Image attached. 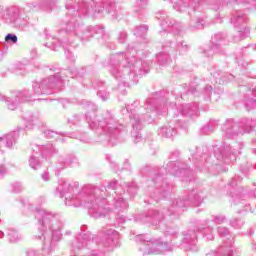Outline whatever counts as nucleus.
I'll use <instances>...</instances> for the list:
<instances>
[{"label":"nucleus","instance_id":"nucleus-1","mask_svg":"<svg viewBox=\"0 0 256 256\" xmlns=\"http://www.w3.org/2000/svg\"><path fill=\"white\" fill-rule=\"evenodd\" d=\"M56 195L59 197H65L66 205L68 207H87L91 217L94 219H100L107 215V208H103L105 203V190L101 188H94L93 194H87L85 192H79V182L69 183L66 180H60L58 187L56 188Z\"/></svg>","mask_w":256,"mask_h":256},{"label":"nucleus","instance_id":"nucleus-2","mask_svg":"<svg viewBox=\"0 0 256 256\" xmlns=\"http://www.w3.org/2000/svg\"><path fill=\"white\" fill-rule=\"evenodd\" d=\"M84 109L90 111L86 114V121L90 129L95 130L96 134L100 135L101 138L98 141H111V137H115L119 133L121 125L110 113H107L106 117L102 119L97 118L95 115L97 107L91 102H86Z\"/></svg>","mask_w":256,"mask_h":256},{"label":"nucleus","instance_id":"nucleus-3","mask_svg":"<svg viewBox=\"0 0 256 256\" xmlns=\"http://www.w3.org/2000/svg\"><path fill=\"white\" fill-rule=\"evenodd\" d=\"M35 219H37L42 231V236H39V239H44L45 241L47 235H51L53 241H61V227L63 225L55 214L47 210L36 209Z\"/></svg>","mask_w":256,"mask_h":256},{"label":"nucleus","instance_id":"nucleus-4","mask_svg":"<svg viewBox=\"0 0 256 256\" xmlns=\"http://www.w3.org/2000/svg\"><path fill=\"white\" fill-rule=\"evenodd\" d=\"M145 235L136 236V241H140V251L143 255H159V253H167V251H173V246L169 243L161 242L159 240H148Z\"/></svg>","mask_w":256,"mask_h":256},{"label":"nucleus","instance_id":"nucleus-5","mask_svg":"<svg viewBox=\"0 0 256 256\" xmlns=\"http://www.w3.org/2000/svg\"><path fill=\"white\" fill-rule=\"evenodd\" d=\"M253 127H255V120L243 119L242 121L235 123L233 119H230L226 121L222 129L226 133V137H235V135L251 133Z\"/></svg>","mask_w":256,"mask_h":256},{"label":"nucleus","instance_id":"nucleus-6","mask_svg":"<svg viewBox=\"0 0 256 256\" xmlns=\"http://www.w3.org/2000/svg\"><path fill=\"white\" fill-rule=\"evenodd\" d=\"M32 87L34 95H51V89H61L63 87V80L59 74H55L42 82H34Z\"/></svg>","mask_w":256,"mask_h":256},{"label":"nucleus","instance_id":"nucleus-7","mask_svg":"<svg viewBox=\"0 0 256 256\" xmlns=\"http://www.w3.org/2000/svg\"><path fill=\"white\" fill-rule=\"evenodd\" d=\"M40 98H33L32 95H29V91L24 90L22 92H17L14 96L11 98L0 96V101H5L8 109L10 111H15L17 107H19V103H25V101H41Z\"/></svg>","mask_w":256,"mask_h":256},{"label":"nucleus","instance_id":"nucleus-8","mask_svg":"<svg viewBox=\"0 0 256 256\" xmlns=\"http://www.w3.org/2000/svg\"><path fill=\"white\" fill-rule=\"evenodd\" d=\"M150 219L152 225H154V227H159L166 237H176L177 233H179L177 228H171L165 224V216H163V212L154 211Z\"/></svg>","mask_w":256,"mask_h":256},{"label":"nucleus","instance_id":"nucleus-9","mask_svg":"<svg viewBox=\"0 0 256 256\" xmlns=\"http://www.w3.org/2000/svg\"><path fill=\"white\" fill-rule=\"evenodd\" d=\"M107 189L114 191L115 197L111 200V203L114 209H119L120 211L123 209H127L128 205L125 199L121 197L123 193H125V189L117 181H111L107 185Z\"/></svg>","mask_w":256,"mask_h":256},{"label":"nucleus","instance_id":"nucleus-10","mask_svg":"<svg viewBox=\"0 0 256 256\" xmlns=\"http://www.w3.org/2000/svg\"><path fill=\"white\" fill-rule=\"evenodd\" d=\"M65 31L66 33L79 37V39L87 40L93 37V28H84L83 25L75 23V20H72L66 24Z\"/></svg>","mask_w":256,"mask_h":256},{"label":"nucleus","instance_id":"nucleus-11","mask_svg":"<svg viewBox=\"0 0 256 256\" xmlns=\"http://www.w3.org/2000/svg\"><path fill=\"white\" fill-rule=\"evenodd\" d=\"M66 9H68V15H74L75 17H77V15L79 17L83 15H91L93 11L95 13H101V9L97 8L95 1H92L90 4L80 1L78 3L77 9H71L69 8V5H66Z\"/></svg>","mask_w":256,"mask_h":256},{"label":"nucleus","instance_id":"nucleus-12","mask_svg":"<svg viewBox=\"0 0 256 256\" xmlns=\"http://www.w3.org/2000/svg\"><path fill=\"white\" fill-rule=\"evenodd\" d=\"M104 240L102 242L106 251H113L115 247L119 246V233L113 229L103 230Z\"/></svg>","mask_w":256,"mask_h":256},{"label":"nucleus","instance_id":"nucleus-13","mask_svg":"<svg viewBox=\"0 0 256 256\" xmlns=\"http://www.w3.org/2000/svg\"><path fill=\"white\" fill-rule=\"evenodd\" d=\"M145 117H149L148 114L145 115ZM141 118V115L139 114H132L130 116V120L132 123V137H134L135 143H139V139H141V134L139 131L143 129V121H148L147 118Z\"/></svg>","mask_w":256,"mask_h":256},{"label":"nucleus","instance_id":"nucleus-14","mask_svg":"<svg viewBox=\"0 0 256 256\" xmlns=\"http://www.w3.org/2000/svg\"><path fill=\"white\" fill-rule=\"evenodd\" d=\"M97 241H99V238L95 237L91 232L79 234L77 247L78 249H83V247L95 249L97 247Z\"/></svg>","mask_w":256,"mask_h":256},{"label":"nucleus","instance_id":"nucleus-15","mask_svg":"<svg viewBox=\"0 0 256 256\" xmlns=\"http://www.w3.org/2000/svg\"><path fill=\"white\" fill-rule=\"evenodd\" d=\"M241 255V250L233 248L231 240L225 245L218 248L215 256H238Z\"/></svg>","mask_w":256,"mask_h":256},{"label":"nucleus","instance_id":"nucleus-16","mask_svg":"<svg viewBox=\"0 0 256 256\" xmlns=\"http://www.w3.org/2000/svg\"><path fill=\"white\" fill-rule=\"evenodd\" d=\"M183 247L187 251H199V248H197V234H195V232H190L185 235Z\"/></svg>","mask_w":256,"mask_h":256},{"label":"nucleus","instance_id":"nucleus-17","mask_svg":"<svg viewBox=\"0 0 256 256\" xmlns=\"http://www.w3.org/2000/svg\"><path fill=\"white\" fill-rule=\"evenodd\" d=\"M235 155V151L231 150L230 145H226L221 149L215 150V157L218 161H224V163H229V157Z\"/></svg>","mask_w":256,"mask_h":256},{"label":"nucleus","instance_id":"nucleus-18","mask_svg":"<svg viewBox=\"0 0 256 256\" xmlns=\"http://www.w3.org/2000/svg\"><path fill=\"white\" fill-rule=\"evenodd\" d=\"M180 113L184 117H193L195 115H199V104L197 103H190L182 105L180 108Z\"/></svg>","mask_w":256,"mask_h":256},{"label":"nucleus","instance_id":"nucleus-19","mask_svg":"<svg viewBox=\"0 0 256 256\" xmlns=\"http://www.w3.org/2000/svg\"><path fill=\"white\" fill-rule=\"evenodd\" d=\"M22 119L28 129H33V126L37 125V121H39V117L31 112L24 113Z\"/></svg>","mask_w":256,"mask_h":256},{"label":"nucleus","instance_id":"nucleus-20","mask_svg":"<svg viewBox=\"0 0 256 256\" xmlns=\"http://www.w3.org/2000/svg\"><path fill=\"white\" fill-rule=\"evenodd\" d=\"M111 73L115 79H122V77L131 73V68L124 67V69L121 70L117 66H111Z\"/></svg>","mask_w":256,"mask_h":256},{"label":"nucleus","instance_id":"nucleus-21","mask_svg":"<svg viewBox=\"0 0 256 256\" xmlns=\"http://www.w3.org/2000/svg\"><path fill=\"white\" fill-rule=\"evenodd\" d=\"M27 25H29V18L27 16L20 15L14 20V27H17V29L21 31H23Z\"/></svg>","mask_w":256,"mask_h":256},{"label":"nucleus","instance_id":"nucleus-22","mask_svg":"<svg viewBox=\"0 0 256 256\" xmlns=\"http://www.w3.org/2000/svg\"><path fill=\"white\" fill-rule=\"evenodd\" d=\"M159 134L162 135V137L171 139V137H175V135H177V130L171 126H165L160 129Z\"/></svg>","mask_w":256,"mask_h":256},{"label":"nucleus","instance_id":"nucleus-23","mask_svg":"<svg viewBox=\"0 0 256 256\" xmlns=\"http://www.w3.org/2000/svg\"><path fill=\"white\" fill-rule=\"evenodd\" d=\"M219 40H221V34H216V35L213 36V38H212L213 46L208 51V53L210 55L213 54V53H218V51H219V44H218Z\"/></svg>","mask_w":256,"mask_h":256},{"label":"nucleus","instance_id":"nucleus-24","mask_svg":"<svg viewBox=\"0 0 256 256\" xmlns=\"http://www.w3.org/2000/svg\"><path fill=\"white\" fill-rule=\"evenodd\" d=\"M6 147L11 149L15 143H17V132H14L13 134H8L5 137Z\"/></svg>","mask_w":256,"mask_h":256},{"label":"nucleus","instance_id":"nucleus-25","mask_svg":"<svg viewBox=\"0 0 256 256\" xmlns=\"http://www.w3.org/2000/svg\"><path fill=\"white\" fill-rule=\"evenodd\" d=\"M29 166L34 170L41 169V161H39V157L32 155L29 159Z\"/></svg>","mask_w":256,"mask_h":256},{"label":"nucleus","instance_id":"nucleus-26","mask_svg":"<svg viewBox=\"0 0 256 256\" xmlns=\"http://www.w3.org/2000/svg\"><path fill=\"white\" fill-rule=\"evenodd\" d=\"M203 237L206 241H213L215 239V234H213V228L207 227L204 229Z\"/></svg>","mask_w":256,"mask_h":256},{"label":"nucleus","instance_id":"nucleus-27","mask_svg":"<svg viewBox=\"0 0 256 256\" xmlns=\"http://www.w3.org/2000/svg\"><path fill=\"white\" fill-rule=\"evenodd\" d=\"M7 236L10 243H17V241L21 239V236H19V234L15 230H9Z\"/></svg>","mask_w":256,"mask_h":256},{"label":"nucleus","instance_id":"nucleus-28","mask_svg":"<svg viewBox=\"0 0 256 256\" xmlns=\"http://www.w3.org/2000/svg\"><path fill=\"white\" fill-rule=\"evenodd\" d=\"M54 5H55V1L44 0L41 4V9H45V11H51Z\"/></svg>","mask_w":256,"mask_h":256},{"label":"nucleus","instance_id":"nucleus-29","mask_svg":"<svg viewBox=\"0 0 256 256\" xmlns=\"http://www.w3.org/2000/svg\"><path fill=\"white\" fill-rule=\"evenodd\" d=\"M214 127H217V121L212 120L209 122V124L205 127L202 128V131L204 133H212V131L214 130Z\"/></svg>","mask_w":256,"mask_h":256},{"label":"nucleus","instance_id":"nucleus-30","mask_svg":"<svg viewBox=\"0 0 256 256\" xmlns=\"http://www.w3.org/2000/svg\"><path fill=\"white\" fill-rule=\"evenodd\" d=\"M231 21L234 23L235 27H239V25H243V23H245L246 19L244 16H237L233 17Z\"/></svg>","mask_w":256,"mask_h":256},{"label":"nucleus","instance_id":"nucleus-31","mask_svg":"<svg viewBox=\"0 0 256 256\" xmlns=\"http://www.w3.org/2000/svg\"><path fill=\"white\" fill-rule=\"evenodd\" d=\"M213 223L216 225H221L222 223H225V216L223 215H216L212 217Z\"/></svg>","mask_w":256,"mask_h":256},{"label":"nucleus","instance_id":"nucleus-32","mask_svg":"<svg viewBox=\"0 0 256 256\" xmlns=\"http://www.w3.org/2000/svg\"><path fill=\"white\" fill-rule=\"evenodd\" d=\"M5 41H6V43H13V44L17 43V41H18L17 35L7 34L5 37Z\"/></svg>","mask_w":256,"mask_h":256},{"label":"nucleus","instance_id":"nucleus-33","mask_svg":"<svg viewBox=\"0 0 256 256\" xmlns=\"http://www.w3.org/2000/svg\"><path fill=\"white\" fill-rule=\"evenodd\" d=\"M45 136L47 139H59V134L53 130H47Z\"/></svg>","mask_w":256,"mask_h":256},{"label":"nucleus","instance_id":"nucleus-34","mask_svg":"<svg viewBox=\"0 0 256 256\" xmlns=\"http://www.w3.org/2000/svg\"><path fill=\"white\" fill-rule=\"evenodd\" d=\"M246 109L247 111H253V109H256V101L251 99L246 102Z\"/></svg>","mask_w":256,"mask_h":256},{"label":"nucleus","instance_id":"nucleus-35","mask_svg":"<svg viewBox=\"0 0 256 256\" xmlns=\"http://www.w3.org/2000/svg\"><path fill=\"white\" fill-rule=\"evenodd\" d=\"M218 234L220 237H229V229L226 227H218Z\"/></svg>","mask_w":256,"mask_h":256},{"label":"nucleus","instance_id":"nucleus-36","mask_svg":"<svg viewBox=\"0 0 256 256\" xmlns=\"http://www.w3.org/2000/svg\"><path fill=\"white\" fill-rule=\"evenodd\" d=\"M12 188L13 193H20V191H23V186L19 182L12 184Z\"/></svg>","mask_w":256,"mask_h":256},{"label":"nucleus","instance_id":"nucleus-37","mask_svg":"<svg viewBox=\"0 0 256 256\" xmlns=\"http://www.w3.org/2000/svg\"><path fill=\"white\" fill-rule=\"evenodd\" d=\"M240 39H245L249 37V28L245 27L244 30H239Z\"/></svg>","mask_w":256,"mask_h":256},{"label":"nucleus","instance_id":"nucleus-38","mask_svg":"<svg viewBox=\"0 0 256 256\" xmlns=\"http://www.w3.org/2000/svg\"><path fill=\"white\" fill-rule=\"evenodd\" d=\"M232 227H236L237 229H241L243 227V221L241 220H233L231 222Z\"/></svg>","mask_w":256,"mask_h":256},{"label":"nucleus","instance_id":"nucleus-39","mask_svg":"<svg viewBox=\"0 0 256 256\" xmlns=\"http://www.w3.org/2000/svg\"><path fill=\"white\" fill-rule=\"evenodd\" d=\"M203 25H205V20L199 18L196 22V24L194 25L195 29H203Z\"/></svg>","mask_w":256,"mask_h":256},{"label":"nucleus","instance_id":"nucleus-40","mask_svg":"<svg viewBox=\"0 0 256 256\" xmlns=\"http://www.w3.org/2000/svg\"><path fill=\"white\" fill-rule=\"evenodd\" d=\"M98 97H100L102 101H107V99H109V93L100 90L98 92Z\"/></svg>","mask_w":256,"mask_h":256},{"label":"nucleus","instance_id":"nucleus-41","mask_svg":"<svg viewBox=\"0 0 256 256\" xmlns=\"http://www.w3.org/2000/svg\"><path fill=\"white\" fill-rule=\"evenodd\" d=\"M127 40V32H121L118 37L119 43H125Z\"/></svg>","mask_w":256,"mask_h":256},{"label":"nucleus","instance_id":"nucleus-42","mask_svg":"<svg viewBox=\"0 0 256 256\" xmlns=\"http://www.w3.org/2000/svg\"><path fill=\"white\" fill-rule=\"evenodd\" d=\"M69 121L70 123L77 125V123L81 121V116H79L78 114H75Z\"/></svg>","mask_w":256,"mask_h":256},{"label":"nucleus","instance_id":"nucleus-43","mask_svg":"<svg viewBox=\"0 0 256 256\" xmlns=\"http://www.w3.org/2000/svg\"><path fill=\"white\" fill-rule=\"evenodd\" d=\"M139 31H141L142 33H146L147 27L145 26L136 27L134 35H140Z\"/></svg>","mask_w":256,"mask_h":256},{"label":"nucleus","instance_id":"nucleus-44","mask_svg":"<svg viewBox=\"0 0 256 256\" xmlns=\"http://www.w3.org/2000/svg\"><path fill=\"white\" fill-rule=\"evenodd\" d=\"M7 175V168L4 165H0V179H3Z\"/></svg>","mask_w":256,"mask_h":256},{"label":"nucleus","instance_id":"nucleus-45","mask_svg":"<svg viewBox=\"0 0 256 256\" xmlns=\"http://www.w3.org/2000/svg\"><path fill=\"white\" fill-rule=\"evenodd\" d=\"M115 9H117V6L115 3L111 2L109 7L107 8L108 13H115Z\"/></svg>","mask_w":256,"mask_h":256},{"label":"nucleus","instance_id":"nucleus-46","mask_svg":"<svg viewBox=\"0 0 256 256\" xmlns=\"http://www.w3.org/2000/svg\"><path fill=\"white\" fill-rule=\"evenodd\" d=\"M65 51V55L67 57V59H70V61H75V57H73V54L71 53V51L64 49Z\"/></svg>","mask_w":256,"mask_h":256},{"label":"nucleus","instance_id":"nucleus-47","mask_svg":"<svg viewBox=\"0 0 256 256\" xmlns=\"http://www.w3.org/2000/svg\"><path fill=\"white\" fill-rule=\"evenodd\" d=\"M183 2H177L173 5V8L176 9V11H183Z\"/></svg>","mask_w":256,"mask_h":256},{"label":"nucleus","instance_id":"nucleus-48","mask_svg":"<svg viewBox=\"0 0 256 256\" xmlns=\"http://www.w3.org/2000/svg\"><path fill=\"white\" fill-rule=\"evenodd\" d=\"M46 153H50V155H53L55 153V147H53V144L46 147Z\"/></svg>","mask_w":256,"mask_h":256},{"label":"nucleus","instance_id":"nucleus-49","mask_svg":"<svg viewBox=\"0 0 256 256\" xmlns=\"http://www.w3.org/2000/svg\"><path fill=\"white\" fill-rule=\"evenodd\" d=\"M42 179H43V181H49L51 179V177L49 176V172L48 171H44L42 173Z\"/></svg>","mask_w":256,"mask_h":256},{"label":"nucleus","instance_id":"nucleus-50","mask_svg":"<svg viewBox=\"0 0 256 256\" xmlns=\"http://www.w3.org/2000/svg\"><path fill=\"white\" fill-rule=\"evenodd\" d=\"M27 256H41V255L37 254V251L35 250H29L27 252Z\"/></svg>","mask_w":256,"mask_h":256},{"label":"nucleus","instance_id":"nucleus-51","mask_svg":"<svg viewBox=\"0 0 256 256\" xmlns=\"http://www.w3.org/2000/svg\"><path fill=\"white\" fill-rule=\"evenodd\" d=\"M212 91H213V87H211V86L206 87L205 92L207 93L208 97H210Z\"/></svg>","mask_w":256,"mask_h":256},{"label":"nucleus","instance_id":"nucleus-52","mask_svg":"<svg viewBox=\"0 0 256 256\" xmlns=\"http://www.w3.org/2000/svg\"><path fill=\"white\" fill-rule=\"evenodd\" d=\"M138 5H142V7H145V5H147V0H140L138 2Z\"/></svg>","mask_w":256,"mask_h":256},{"label":"nucleus","instance_id":"nucleus-53","mask_svg":"<svg viewBox=\"0 0 256 256\" xmlns=\"http://www.w3.org/2000/svg\"><path fill=\"white\" fill-rule=\"evenodd\" d=\"M90 255L92 256L98 255L97 250H91Z\"/></svg>","mask_w":256,"mask_h":256},{"label":"nucleus","instance_id":"nucleus-54","mask_svg":"<svg viewBox=\"0 0 256 256\" xmlns=\"http://www.w3.org/2000/svg\"><path fill=\"white\" fill-rule=\"evenodd\" d=\"M189 6H191V0H189V3L187 4V3H184L183 4V7H189Z\"/></svg>","mask_w":256,"mask_h":256},{"label":"nucleus","instance_id":"nucleus-55","mask_svg":"<svg viewBox=\"0 0 256 256\" xmlns=\"http://www.w3.org/2000/svg\"><path fill=\"white\" fill-rule=\"evenodd\" d=\"M3 237H5V233H3L2 231H0V239H3Z\"/></svg>","mask_w":256,"mask_h":256},{"label":"nucleus","instance_id":"nucleus-56","mask_svg":"<svg viewBox=\"0 0 256 256\" xmlns=\"http://www.w3.org/2000/svg\"><path fill=\"white\" fill-rule=\"evenodd\" d=\"M133 189H135V188H133V187H128V189H127L128 193H131V191H133Z\"/></svg>","mask_w":256,"mask_h":256},{"label":"nucleus","instance_id":"nucleus-57","mask_svg":"<svg viewBox=\"0 0 256 256\" xmlns=\"http://www.w3.org/2000/svg\"><path fill=\"white\" fill-rule=\"evenodd\" d=\"M178 171H179V173H185V169H183V168L179 169Z\"/></svg>","mask_w":256,"mask_h":256},{"label":"nucleus","instance_id":"nucleus-58","mask_svg":"<svg viewBox=\"0 0 256 256\" xmlns=\"http://www.w3.org/2000/svg\"><path fill=\"white\" fill-rule=\"evenodd\" d=\"M176 205H177L178 207H183V205L179 204V202H176Z\"/></svg>","mask_w":256,"mask_h":256},{"label":"nucleus","instance_id":"nucleus-59","mask_svg":"<svg viewBox=\"0 0 256 256\" xmlns=\"http://www.w3.org/2000/svg\"><path fill=\"white\" fill-rule=\"evenodd\" d=\"M184 46H185V47H187V45H183V43H181V47H182V49H183V47H184Z\"/></svg>","mask_w":256,"mask_h":256},{"label":"nucleus","instance_id":"nucleus-60","mask_svg":"<svg viewBox=\"0 0 256 256\" xmlns=\"http://www.w3.org/2000/svg\"><path fill=\"white\" fill-rule=\"evenodd\" d=\"M126 57H129V51L126 52Z\"/></svg>","mask_w":256,"mask_h":256},{"label":"nucleus","instance_id":"nucleus-61","mask_svg":"<svg viewBox=\"0 0 256 256\" xmlns=\"http://www.w3.org/2000/svg\"><path fill=\"white\" fill-rule=\"evenodd\" d=\"M61 45H62V47H64V48H65V43H61Z\"/></svg>","mask_w":256,"mask_h":256},{"label":"nucleus","instance_id":"nucleus-62","mask_svg":"<svg viewBox=\"0 0 256 256\" xmlns=\"http://www.w3.org/2000/svg\"><path fill=\"white\" fill-rule=\"evenodd\" d=\"M253 152L255 153V155H256V148L253 150Z\"/></svg>","mask_w":256,"mask_h":256},{"label":"nucleus","instance_id":"nucleus-63","mask_svg":"<svg viewBox=\"0 0 256 256\" xmlns=\"http://www.w3.org/2000/svg\"><path fill=\"white\" fill-rule=\"evenodd\" d=\"M174 175H179V173H178V172H176Z\"/></svg>","mask_w":256,"mask_h":256},{"label":"nucleus","instance_id":"nucleus-64","mask_svg":"<svg viewBox=\"0 0 256 256\" xmlns=\"http://www.w3.org/2000/svg\"><path fill=\"white\" fill-rule=\"evenodd\" d=\"M172 27H173V28H175V25H174V24H172Z\"/></svg>","mask_w":256,"mask_h":256}]
</instances>
